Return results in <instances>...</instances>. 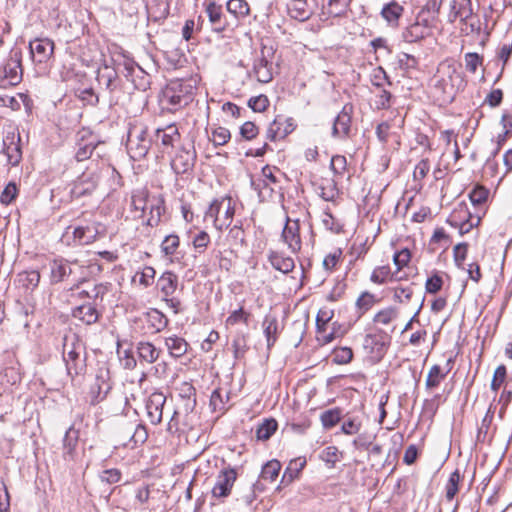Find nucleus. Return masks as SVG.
I'll return each mask as SVG.
<instances>
[{
    "label": "nucleus",
    "mask_w": 512,
    "mask_h": 512,
    "mask_svg": "<svg viewBox=\"0 0 512 512\" xmlns=\"http://www.w3.org/2000/svg\"><path fill=\"white\" fill-rule=\"evenodd\" d=\"M152 144L148 136V127L141 121L135 120L129 124L126 148L133 160L143 159Z\"/></svg>",
    "instance_id": "obj_1"
},
{
    "label": "nucleus",
    "mask_w": 512,
    "mask_h": 512,
    "mask_svg": "<svg viewBox=\"0 0 512 512\" xmlns=\"http://www.w3.org/2000/svg\"><path fill=\"white\" fill-rule=\"evenodd\" d=\"M63 359L67 372L71 377L77 376L84 371L86 367L85 346L76 335L65 336Z\"/></svg>",
    "instance_id": "obj_2"
},
{
    "label": "nucleus",
    "mask_w": 512,
    "mask_h": 512,
    "mask_svg": "<svg viewBox=\"0 0 512 512\" xmlns=\"http://www.w3.org/2000/svg\"><path fill=\"white\" fill-rule=\"evenodd\" d=\"M193 100V86L183 81H172L163 90L161 102L170 111L187 106Z\"/></svg>",
    "instance_id": "obj_3"
},
{
    "label": "nucleus",
    "mask_w": 512,
    "mask_h": 512,
    "mask_svg": "<svg viewBox=\"0 0 512 512\" xmlns=\"http://www.w3.org/2000/svg\"><path fill=\"white\" fill-rule=\"evenodd\" d=\"M275 48L262 43L260 52L256 55L252 73L258 82L266 84L273 80Z\"/></svg>",
    "instance_id": "obj_4"
},
{
    "label": "nucleus",
    "mask_w": 512,
    "mask_h": 512,
    "mask_svg": "<svg viewBox=\"0 0 512 512\" xmlns=\"http://www.w3.org/2000/svg\"><path fill=\"white\" fill-rule=\"evenodd\" d=\"M196 161V151L192 141L183 144L171 161V167L176 174H184L193 169Z\"/></svg>",
    "instance_id": "obj_5"
},
{
    "label": "nucleus",
    "mask_w": 512,
    "mask_h": 512,
    "mask_svg": "<svg viewBox=\"0 0 512 512\" xmlns=\"http://www.w3.org/2000/svg\"><path fill=\"white\" fill-rule=\"evenodd\" d=\"M237 479V472L234 468H225L220 471L216 477V482L212 488V497L223 499L230 495L232 487Z\"/></svg>",
    "instance_id": "obj_6"
},
{
    "label": "nucleus",
    "mask_w": 512,
    "mask_h": 512,
    "mask_svg": "<svg viewBox=\"0 0 512 512\" xmlns=\"http://www.w3.org/2000/svg\"><path fill=\"white\" fill-rule=\"evenodd\" d=\"M99 173L97 170L87 169L74 182L71 194L75 198L82 197L94 191L99 182Z\"/></svg>",
    "instance_id": "obj_7"
},
{
    "label": "nucleus",
    "mask_w": 512,
    "mask_h": 512,
    "mask_svg": "<svg viewBox=\"0 0 512 512\" xmlns=\"http://www.w3.org/2000/svg\"><path fill=\"white\" fill-rule=\"evenodd\" d=\"M300 229L301 225L299 219L287 218L281 233L283 242L294 254L298 253L302 247Z\"/></svg>",
    "instance_id": "obj_8"
},
{
    "label": "nucleus",
    "mask_w": 512,
    "mask_h": 512,
    "mask_svg": "<svg viewBox=\"0 0 512 512\" xmlns=\"http://www.w3.org/2000/svg\"><path fill=\"white\" fill-rule=\"evenodd\" d=\"M143 323V333L153 335L164 330L168 325V318L158 309H150L139 318Z\"/></svg>",
    "instance_id": "obj_9"
},
{
    "label": "nucleus",
    "mask_w": 512,
    "mask_h": 512,
    "mask_svg": "<svg viewBox=\"0 0 512 512\" xmlns=\"http://www.w3.org/2000/svg\"><path fill=\"white\" fill-rule=\"evenodd\" d=\"M9 85H17L22 79L21 52L12 51L9 59L0 70Z\"/></svg>",
    "instance_id": "obj_10"
},
{
    "label": "nucleus",
    "mask_w": 512,
    "mask_h": 512,
    "mask_svg": "<svg viewBox=\"0 0 512 512\" xmlns=\"http://www.w3.org/2000/svg\"><path fill=\"white\" fill-rule=\"evenodd\" d=\"M34 63H47L54 53V42L48 38L35 39L29 44Z\"/></svg>",
    "instance_id": "obj_11"
},
{
    "label": "nucleus",
    "mask_w": 512,
    "mask_h": 512,
    "mask_svg": "<svg viewBox=\"0 0 512 512\" xmlns=\"http://www.w3.org/2000/svg\"><path fill=\"white\" fill-rule=\"evenodd\" d=\"M353 107L350 104L344 105L340 113L334 120L332 127V136L337 138H345L349 135Z\"/></svg>",
    "instance_id": "obj_12"
},
{
    "label": "nucleus",
    "mask_w": 512,
    "mask_h": 512,
    "mask_svg": "<svg viewBox=\"0 0 512 512\" xmlns=\"http://www.w3.org/2000/svg\"><path fill=\"white\" fill-rule=\"evenodd\" d=\"M3 151L7 156V161L12 166H17L22 159L20 145V135L8 133L3 139Z\"/></svg>",
    "instance_id": "obj_13"
},
{
    "label": "nucleus",
    "mask_w": 512,
    "mask_h": 512,
    "mask_svg": "<svg viewBox=\"0 0 512 512\" xmlns=\"http://www.w3.org/2000/svg\"><path fill=\"white\" fill-rule=\"evenodd\" d=\"M166 397L162 392L152 393L146 401L147 417L151 424L157 425L162 420Z\"/></svg>",
    "instance_id": "obj_14"
},
{
    "label": "nucleus",
    "mask_w": 512,
    "mask_h": 512,
    "mask_svg": "<svg viewBox=\"0 0 512 512\" xmlns=\"http://www.w3.org/2000/svg\"><path fill=\"white\" fill-rule=\"evenodd\" d=\"M97 81L99 85L103 86L110 94L114 93L121 86V79L117 71L107 64H104L98 69Z\"/></svg>",
    "instance_id": "obj_15"
},
{
    "label": "nucleus",
    "mask_w": 512,
    "mask_h": 512,
    "mask_svg": "<svg viewBox=\"0 0 512 512\" xmlns=\"http://www.w3.org/2000/svg\"><path fill=\"white\" fill-rule=\"evenodd\" d=\"M313 4L314 0H291L287 4V12L291 18L304 22L312 16Z\"/></svg>",
    "instance_id": "obj_16"
},
{
    "label": "nucleus",
    "mask_w": 512,
    "mask_h": 512,
    "mask_svg": "<svg viewBox=\"0 0 512 512\" xmlns=\"http://www.w3.org/2000/svg\"><path fill=\"white\" fill-rule=\"evenodd\" d=\"M295 129L293 118L277 116L267 129V138L274 141L277 137L284 138Z\"/></svg>",
    "instance_id": "obj_17"
},
{
    "label": "nucleus",
    "mask_w": 512,
    "mask_h": 512,
    "mask_svg": "<svg viewBox=\"0 0 512 512\" xmlns=\"http://www.w3.org/2000/svg\"><path fill=\"white\" fill-rule=\"evenodd\" d=\"M473 15L471 0H453L450 2L448 20L450 23L460 19L462 23H466Z\"/></svg>",
    "instance_id": "obj_18"
},
{
    "label": "nucleus",
    "mask_w": 512,
    "mask_h": 512,
    "mask_svg": "<svg viewBox=\"0 0 512 512\" xmlns=\"http://www.w3.org/2000/svg\"><path fill=\"white\" fill-rule=\"evenodd\" d=\"M429 34V25L427 20H419L409 25L402 33V38L407 43H415Z\"/></svg>",
    "instance_id": "obj_19"
},
{
    "label": "nucleus",
    "mask_w": 512,
    "mask_h": 512,
    "mask_svg": "<svg viewBox=\"0 0 512 512\" xmlns=\"http://www.w3.org/2000/svg\"><path fill=\"white\" fill-rule=\"evenodd\" d=\"M205 11L214 32L222 33L227 29L228 22L223 15L220 5H217L215 2H210L206 6Z\"/></svg>",
    "instance_id": "obj_20"
},
{
    "label": "nucleus",
    "mask_w": 512,
    "mask_h": 512,
    "mask_svg": "<svg viewBox=\"0 0 512 512\" xmlns=\"http://www.w3.org/2000/svg\"><path fill=\"white\" fill-rule=\"evenodd\" d=\"M72 316L85 325H92L99 319L100 313L91 303H85L72 310Z\"/></svg>",
    "instance_id": "obj_21"
},
{
    "label": "nucleus",
    "mask_w": 512,
    "mask_h": 512,
    "mask_svg": "<svg viewBox=\"0 0 512 512\" xmlns=\"http://www.w3.org/2000/svg\"><path fill=\"white\" fill-rule=\"evenodd\" d=\"M403 12L404 7L397 1L392 0L382 7L380 15L390 27L396 28L399 26V20Z\"/></svg>",
    "instance_id": "obj_22"
},
{
    "label": "nucleus",
    "mask_w": 512,
    "mask_h": 512,
    "mask_svg": "<svg viewBox=\"0 0 512 512\" xmlns=\"http://www.w3.org/2000/svg\"><path fill=\"white\" fill-rule=\"evenodd\" d=\"M453 359L449 358L446 363V369L443 370L439 365H433L426 377L425 385L426 388L431 390L439 386L441 381L445 379L447 374L450 372L452 365H453Z\"/></svg>",
    "instance_id": "obj_23"
},
{
    "label": "nucleus",
    "mask_w": 512,
    "mask_h": 512,
    "mask_svg": "<svg viewBox=\"0 0 512 512\" xmlns=\"http://www.w3.org/2000/svg\"><path fill=\"white\" fill-rule=\"evenodd\" d=\"M179 139L180 133L175 125H168L162 129L158 128L155 132V143L158 144L160 142L166 149L172 147Z\"/></svg>",
    "instance_id": "obj_24"
},
{
    "label": "nucleus",
    "mask_w": 512,
    "mask_h": 512,
    "mask_svg": "<svg viewBox=\"0 0 512 512\" xmlns=\"http://www.w3.org/2000/svg\"><path fill=\"white\" fill-rule=\"evenodd\" d=\"M268 260L274 269L284 274L291 272L295 267L293 258L277 251H270Z\"/></svg>",
    "instance_id": "obj_25"
},
{
    "label": "nucleus",
    "mask_w": 512,
    "mask_h": 512,
    "mask_svg": "<svg viewBox=\"0 0 512 512\" xmlns=\"http://www.w3.org/2000/svg\"><path fill=\"white\" fill-rule=\"evenodd\" d=\"M136 348L137 355L141 363L153 364L159 358L160 350L157 349L151 342L140 341Z\"/></svg>",
    "instance_id": "obj_26"
},
{
    "label": "nucleus",
    "mask_w": 512,
    "mask_h": 512,
    "mask_svg": "<svg viewBox=\"0 0 512 512\" xmlns=\"http://www.w3.org/2000/svg\"><path fill=\"white\" fill-rule=\"evenodd\" d=\"M224 205V198L221 200L215 199L212 201L207 211L205 212V218L213 219L214 227L219 231H222L224 228L228 227V223L223 221L221 217V210L223 209Z\"/></svg>",
    "instance_id": "obj_27"
},
{
    "label": "nucleus",
    "mask_w": 512,
    "mask_h": 512,
    "mask_svg": "<svg viewBox=\"0 0 512 512\" xmlns=\"http://www.w3.org/2000/svg\"><path fill=\"white\" fill-rule=\"evenodd\" d=\"M71 274V266L63 260H54L50 264V281L52 284L64 281Z\"/></svg>",
    "instance_id": "obj_28"
},
{
    "label": "nucleus",
    "mask_w": 512,
    "mask_h": 512,
    "mask_svg": "<svg viewBox=\"0 0 512 512\" xmlns=\"http://www.w3.org/2000/svg\"><path fill=\"white\" fill-rule=\"evenodd\" d=\"M178 286V277L172 271H165L157 281V287L165 297L172 296Z\"/></svg>",
    "instance_id": "obj_29"
},
{
    "label": "nucleus",
    "mask_w": 512,
    "mask_h": 512,
    "mask_svg": "<svg viewBox=\"0 0 512 512\" xmlns=\"http://www.w3.org/2000/svg\"><path fill=\"white\" fill-rule=\"evenodd\" d=\"M363 347L369 354H375L378 357H382L385 353L383 337L378 334H367L364 337Z\"/></svg>",
    "instance_id": "obj_30"
},
{
    "label": "nucleus",
    "mask_w": 512,
    "mask_h": 512,
    "mask_svg": "<svg viewBox=\"0 0 512 512\" xmlns=\"http://www.w3.org/2000/svg\"><path fill=\"white\" fill-rule=\"evenodd\" d=\"M79 431L73 426L69 427L63 438V455L65 458L73 459L78 444Z\"/></svg>",
    "instance_id": "obj_31"
},
{
    "label": "nucleus",
    "mask_w": 512,
    "mask_h": 512,
    "mask_svg": "<svg viewBox=\"0 0 512 512\" xmlns=\"http://www.w3.org/2000/svg\"><path fill=\"white\" fill-rule=\"evenodd\" d=\"M165 345L169 351V354L174 358H180L186 354L188 349V343L185 339L176 335L167 337L165 339Z\"/></svg>",
    "instance_id": "obj_32"
},
{
    "label": "nucleus",
    "mask_w": 512,
    "mask_h": 512,
    "mask_svg": "<svg viewBox=\"0 0 512 512\" xmlns=\"http://www.w3.org/2000/svg\"><path fill=\"white\" fill-rule=\"evenodd\" d=\"M401 279L402 277H398L397 273L393 274L391 272L388 265L376 267L370 276V280L375 284H384L388 281H399Z\"/></svg>",
    "instance_id": "obj_33"
},
{
    "label": "nucleus",
    "mask_w": 512,
    "mask_h": 512,
    "mask_svg": "<svg viewBox=\"0 0 512 512\" xmlns=\"http://www.w3.org/2000/svg\"><path fill=\"white\" fill-rule=\"evenodd\" d=\"M110 385L104 379L97 377L90 387L91 403L102 401L110 390Z\"/></svg>",
    "instance_id": "obj_34"
},
{
    "label": "nucleus",
    "mask_w": 512,
    "mask_h": 512,
    "mask_svg": "<svg viewBox=\"0 0 512 512\" xmlns=\"http://www.w3.org/2000/svg\"><path fill=\"white\" fill-rule=\"evenodd\" d=\"M74 243L79 245H87L95 241L96 231L91 227L78 226L73 229Z\"/></svg>",
    "instance_id": "obj_35"
},
{
    "label": "nucleus",
    "mask_w": 512,
    "mask_h": 512,
    "mask_svg": "<svg viewBox=\"0 0 512 512\" xmlns=\"http://www.w3.org/2000/svg\"><path fill=\"white\" fill-rule=\"evenodd\" d=\"M226 9L236 19L245 18L250 13L249 4L245 0H229Z\"/></svg>",
    "instance_id": "obj_36"
},
{
    "label": "nucleus",
    "mask_w": 512,
    "mask_h": 512,
    "mask_svg": "<svg viewBox=\"0 0 512 512\" xmlns=\"http://www.w3.org/2000/svg\"><path fill=\"white\" fill-rule=\"evenodd\" d=\"M264 334L267 340V346L271 347L277 338L278 322L273 316H266L262 323Z\"/></svg>",
    "instance_id": "obj_37"
},
{
    "label": "nucleus",
    "mask_w": 512,
    "mask_h": 512,
    "mask_svg": "<svg viewBox=\"0 0 512 512\" xmlns=\"http://www.w3.org/2000/svg\"><path fill=\"white\" fill-rule=\"evenodd\" d=\"M126 436L129 437V443H132L131 448H134L139 444H143L147 440L148 433L145 426L136 424L127 429Z\"/></svg>",
    "instance_id": "obj_38"
},
{
    "label": "nucleus",
    "mask_w": 512,
    "mask_h": 512,
    "mask_svg": "<svg viewBox=\"0 0 512 512\" xmlns=\"http://www.w3.org/2000/svg\"><path fill=\"white\" fill-rule=\"evenodd\" d=\"M227 241L231 248H240L246 245L245 232L241 223L235 224L230 228L227 234Z\"/></svg>",
    "instance_id": "obj_39"
},
{
    "label": "nucleus",
    "mask_w": 512,
    "mask_h": 512,
    "mask_svg": "<svg viewBox=\"0 0 512 512\" xmlns=\"http://www.w3.org/2000/svg\"><path fill=\"white\" fill-rule=\"evenodd\" d=\"M18 282L26 290L33 291L40 282V273L37 270L21 272L18 274Z\"/></svg>",
    "instance_id": "obj_40"
},
{
    "label": "nucleus",
    "mask_w": 512,
    "mask_h": 512,
    "mask_svg": "<svg viewBox=\"0 0 512 512\" xmlns=\"http://www.w3.org/2000/svg\"><path fill=\"white\" fill-rule=\"evenodd\" d=\"M149 192L145 188L134 190L131 196V206L135 211L144 213L147 207Z\"/></svg>",
    "instance_id": "obj_41"
},
{
    "label": "nucleus",
    "mask_w": 512,
    "mask_h": 512,
    "mask_svg": "<svg viewBox=\"0 0 512 512\" xmlns=\"http://www.w3.org/2000/svg\"><path fill=\"white\" fill-rule=\"evenodd\" d=\"M278 424L275 419H266L256 430V437L259 440H268L277 430Z\"/></svg>",
    "instance_id": "obj_42"
},
{
    "label": "nucleus",
    "mask_w": 512,
    "mask_h": 512,
    "mask_svg": "<svg viewBox=\"0 0 512 512\" xmlns=\"http://www.w3.org/2000/svg\"><path fill=\"white\" fill-rule=\"evenodd\" d=\"M324 8L328 16L338 17L344 14L348 7V0H326Z\"/></svg>",
    "instance_id": "obj_43"
},
{
    "label": "nucleus",
    "mask_w": 512,
    "mask_h": 512,
    "mask_svg": "<svg viewBox=\"0 0 512 512\" xmlns=\"http://www.w3.org/2000/svg\"><path fill=\"white\" fill-rule=\"evenodd\" d=\"M341 419V410L339 408H333L324 411L320 420L325 429H330L334 427Z\"/></svg>",
    "instance_id": "obj_44"
},
{
    "label": "nucleus",
    "mask_w": 512,
    "mask_h": 512,
    "mask_svg": "<svg viewBox=\"0 0 512 512\" xmlns=\"http://www.w3.org/2000/svg\"><path fill=\"white\" fill-rule=\"evenodd\" d=\"M398 310L395 307H387L380 310L373 318V321L378 324L388 325L398 317Z\"/></svg>",
    "instance_id": "obj_45"
},
{
    "label": "nucleus",
    "mask_w": 512,
    "mask_h": 512,
    "mask_svg": "<svg viewBox=\"0 0 512 512\" xmlns=\"http://www.w3.org/2000/svg\"><path fill=\"white\" fill-rule=\"evenodd\" d=\"M281 469V464L278 460H271L267 462L261 471V477L264 480H268L270 482L274 481Z\"/></svg>",
    "instance_id": "obj_46"
},
{
    "label": "nucleus",
    "mask_w": 512,
    "mask_h": 512,
    "mask_svg": "<svg viewBox=\"0 0 512 512\" xmlns=\"http://www.w3.org/2000/svg\"><path fill=\"white\" fill-rule=\"evenodd\" d=\"M460 472L455 470L450 474V477L446 484V499L451 501L459 491Z\"/></svg>",
    "instance_id": "obj_47"
},
{
    "label": "nucleus",
    "mask_w": 512,
    "mask_h": 512,
    "mask_svg": "<svg viewBox=\"0 0 512 512\" xmlns=\"http://www.w3.org/2000/svg\"><path fill=\"white\" fill-rule=\"evenodd\" d=\"M271 185L272 184L266 182V180H251L252 188L258 192V196L261 199L269 198L272 196L274 188Z\"/></svg>",
    "instance_id": "obj_48"
},
{
    "label": "nucleus",
    "mask_w": 512,
    "mask_h": 512,
    "mask_svg": "<svg viewBox=\"0 0 512 512\" xmlns=\"http://www.w3.org/2000/svg\"><path fill=\"white\" fill-rule=\"evenodd\" d=\"M231 138L230 131L225 127H217L212 130L210 140L215 146L225 145Z\"/></svg>",
    "instance_id": "obj_49"
},
{
    "label": "nucleus",
    "mask_w": 512,
    "mask_h": 512,
    "mask_svg": "<svg viewBox=\"0 0 512 512\" xmlns=\"http://www.w3.org/2000/svg\"><path fill=\"white\" fill-rule=\"evenodd\" d=\"M489 196V190L483 186H476L469 193V199L474 206H480L484 204Z\"/></svg>",
    "instance_id": "obj_50"
},
{
    "label": "nucleus",
    "mask_w": 512,
    "mask_h": 512,
    "mask_svg": "<svg viewBox=\"0 0 512 512\" xmlns=\"http://www.w3.org/2000/svg\"><path fill=\"white\" fill-rule=\"evenodd\" d=\"M376 296L369 292H363L356 301L357 308L361 313L370 310L377 303Z\"/></svg>",
    "instance_id": "obj_51"
},
{
    "label": "nucleus",
    "mask_w": 512,
    "mask_h": 512,
    "mask_svg": "<svg viewBox=\"0 0 512 512\" xmlns=\"http://www.w3.org/2000/svg\"><path fill=\"white\" fill-rule=\"evenodd\" d=\"M179 244H180V240L177 235H175V234L168 235L165 237V239L163 240V242L161 244L162 252L166 256H171L176 252L177 248L179 247Z\"/></svg>",
    "instance_id": "obj_52"
},
{
    "label": "nucleus",
    "mask_w": 512,
    "mask_h": 512,
    "mask_svg": "<svg viewBox=\"0 0 512 512\" xmlns=\"http://www.w3.org/2000/svg\"><path fill=\"white\" fill-rule=\"evenodd\" d=\"M371 83L376 88H383L385 85H391V81L382 67H377L371 75Z\"/></svg>",
    "instance_id": "obj_53"
},
{
    "label": "nucleus",
    "mask_w": 512,
    "mask_h": 512,
    "mask_svg": "<svg viewBox=\"0 0 512 512\" xmlns=\"http://www.w3.org/2000/svg\"><path fill=\"white\" fill-rule=\"evenodd\" d=\"M270 104L268 97L264 94L251 97L248 100V107L254 112H264Z\"/></svg>",
    "instance_id": "obj_54"
},
{
    "label": "nucleus",
    "mask_w": 512,
    "mask_h": 512,
    "mask_svg": "<svg viewBox=\"0 0 512 512\" xmlns=\"http://www.w3.org/2000/svg\"><path fill=\"white\" fill-rule=\"evenodd\" d=\"M338 448L335 446H328L324 448L319 454V458L324 461L330 468H333L338 461Z\"/></svg>",
    "instance_id": "obj_55"
},
{
    "label": "nucleus",
    "mask_w": 512,
    "mask_h": 512,
    "mask_svg": "<svg viewBox=\"0 0 512 512\" xmlns=\"http://www.w3.org/2000/svg\"><path fill=\"white\" fill-rule=\"evenodd\" d=\"M342 256L341 249H335L333 252L327 254L322 262V266L325 271L332 272L337 266Z\"/></svg>",
    "instance_id": "obj_56"
},
{
    "label": "nucleus",
    "mask_w": 512,
    "mask_h": 512,
    "mask_svg": "<svg viewBox=\"0 0 512 512\" xmlns=\"http://www.w3.org/2000/svg\"><path fill=\"white\" fill-rule=\"evenodd\" d=\"M18 195V188L14 182H9L3 189L0 195V202L3 205H9L16 199Z\"/></svg>",
    "instance_id": "obj_57"
},
{
    "label": "nucleus",
    "mask_w": 512,
    "mask_h": 512,
    "mask_svg": "<svg viewBox=\"0 0 512 512\" xmlns=\"http://www.w3.org/2000/svg\"><path fill=\"white\" fill-rule=\"evenodd\" d=\"M353 358V351L349 347H340L333 351V361L337 364H348Z\"/></svg>",
    "instance_id": "obj_58"
},
{
    "label": "nucleus",
    "mask_w": 512,
    "mask_h": 512,
    "mask_svg": "<svg viewBox=\"0 0 512 512\" xmlns=\"http://www.w3.org/2000/svg\"><path fill=\"white\" fill-rule=\"evenodd\" d=\"M379 91L376 94L375 107L378 110L388 109L391 105V93L383 88H377Z\"/></svg>",
    "instance_id": "obj_59"
},
{
    "label": "nucleus",
    "mask_w": 512,
    "mask_h": 512,
    "mask_svg": "<svg viewBox=\"0 0 512 512\" xmlns=\"http://www.w3.org/2000/svg\"><path fill=\"white\" fill-rule=\"evenodd\" d=\"M330 168L336 176H343L347 168V160L343 155H335L331 158Z\"/></svg>",
    "instance_id": "obj_60"
},
{
    "label": "nucleus",
    "mask_w": 512,
    "mask_h": 512,
    "mask_svg": "<svg viewBox=\"0 0 512 512\" xmlns=\"http://www.w3.org/2000/svg\"><path fill=\"white\" fill-rule=\"evenodd\" d=\"M106 288L102 284H94L90 289H83L79 291L78 295L81 298L98 299L103 297Z\"/></svg>",
    "instance_id": "obj_61"
},
{
    "label": "nucleus",
    "mask_w": 512,
    "mask_h": 512,
    "mask_svg": "<svg viewBox=\"0 0 512 512\" xmlns=\"http://www.w3.org/2000/svg\"><path fill=\"white\" fill-rule=\"evenodd\" d=\"M209 243H210V236L206 231H200L199 233H197L194 236V238L192 240V245H193L194 249L196 251H198L199 253L204 252L205 249L207 248V246L209 245Z\"/></svg>",
    "instance_id": "obj_62"
},
{
    "label": "nucleus",
    "mask_w": 512,
    "mask_h": 512,
    "mask_svg": "<svg viewBox=\"0 0 512 512\" xmlns=\"http://www.w3.org/2000/svg\"><path fill=\"white\" fill-rule=\"evenodd\" d=\"M465 68L471 73H475L478 66L482 65L483 58L478 53H466L464 56Z\"/></svg>",
    "instance_id": "obj_63"
},
{
    "label": "nucleus",
    "mask_w": 512,
    "mask_h": 512,
    "mask_svg": "<svg viewBox=\"0 0 512 512\" xmlns=\"http://www.w3.org/2000/svg\"><path fill=\"white\" fill-rule=\"evenodd\" d=\"M507 370L505 365H499L494 372L493 379L491 381V390L497 392L501 385L504 383L506 379Z\"/></svg>",
    "instance_id": "obj_64"
}]
</instances>
